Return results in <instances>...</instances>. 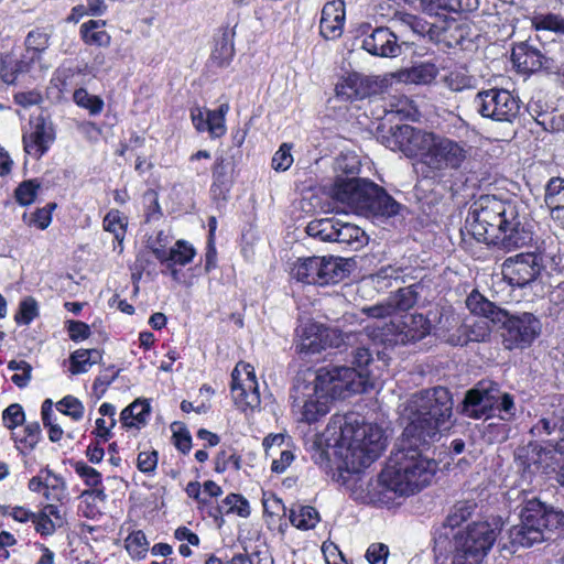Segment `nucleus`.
I'll return each mask as SVG.
<instances>
[{
  "label": "nucleus",
  "instance_id": "64",
  "mask_svg": "<svg viewBox=\"0 0 564 564\" xmlns=\"http://www.w3.org/2000/svg\"><path fill=\"white\" fill-rule=\"evenodd\" d=\"M292 144L282 143L279 150L274 153L271 166L276 172H285L293 164V155L291 153Z\"/></svg>",
  "mask_w": 564,
  "mask_h": 564
},
{
  "label": "nucleus",
  "instance_id": "50",
  "mask_svg": "<svg viewBox=\"0 0 564 564\" xmlns=\"http://www.w3.org/2000/svg\"><path fill=\"white\" fill-rule=\"evenodd\" d=\"M372 361V355L367 347H357L352 354L351 364L354 367L351 369H356L357 377L356 382H364V387L366 388L367 380L369 377L368 366Z\"/></svg>",
  "mask_w": 564,
  "mask_h": 564
},
{
  "label": "nucleus",
  "instance_id": "49",
  "mask_svg": "<svg viewBox=\"0 0 564 564\" xmlns=\"http://www.w3.org/2000/svg\"><path fill=\"white\" fill-rule=\"evenodd\" d=\"M437 73V67L433 63H421L406 70L404 80L416 85L431 84Z\"/></svg>",
  "mask_w": 564,
  "mask_h": 564
},
{
  "label": "nucleus",
  "instance_id": "35",
  "mask_svg": "<svg viewBox=\"0 0 564 564\" xmlns=\"http://www.w3.org/2000/svg\"><path fill=\"white\" fill-rule=\"evenodd\" d=\"M386 116H394L400 120H417L420 111L414 101L405 95L392 96L384 107Z\"/></svg>",
  "mask_w": 564,
  "mask_h": 564
},
{
  "label": "nucleus",
  "instance_id": "24",
  "mask_svg": "<svg viewBox=\"0 0 564 564\" xmlns=\"http://www.w3.org/2000/svg\"><path fill=\"white\" fill-rule=\"evenodd\" d=\"M362 47L373 56L397 57L401 54V45L397 35L389 28L380 26L364 39Z\"/></svg>",
  "mask_w": 564,
  "mask_h": 564
},
{
  "label": "nucleus",
  "instance_id": "32",
  "mask_svg": "<svg viewBox=\"0 0 564 564\" xmlns=\"http://www.w3.org/2000/svg\"><path fill=\"white\" fill-rule=\"evenodd\" d=\"M398 328L400 343L406 345L426 337L431 332V323L423 314H412Z\"/></svg>",
  "mask_w": 564,
  "mask_h": 564
},
{
  "label": "nucleus",
  "instance_id": "4",
  "mask_svg": "<svg viewBox=\"0 0 564 564\" xmlns=\"http://www.w3.org/2000/svg\"><path fill=\"white\" fill-rule=\"evenodd\" d=\"M412 416L403 433L413 442L431 443L442 431L449 430L453 416V395L445 387L421 390L411 400Z\"/></svg>",
  "mask_w": 564,
  "mask_h": 564
},
{
  "label": "nucleus",
  "instance_id": "2",
  "mask_svg": "<svg viewBox=\"0 0 564 564\" xmlns=\"http://www.w3.org/2000/svg\"><path fill=\"white\" fill-rule=\"evenodd\" d=\"M339 430L334 444L325 434H315L307 447L311 459L327 475H335V470L359 473L378 458V452L364 448L362 441L346 421Z\"/></svg>",
  "mask_w": 564,
  "mask_h": 564
},
{
  "label": "nucleus",
  "instance_id": "46",
  "mask_svg": "<svg viewBox=\"0 0 564 564\" xmlns=\"http://www.w3.org/2000/svg\"><path fill=\"white\" fill-rule=\"evenodd\" d=\"M41 188V182L37 178L24 180L14 188L13 197L18 205L28 207L32 205Z\"/></svg>",
  "mask_w": 564,
  "mask_h": 564
},
{
  "label": "nucleus",
  "instance_id": "38",
  "mask_svg": "<svg viewBox=\"0 0 564 564\" xmlns=\"http://www.w3.org/2000/svg\"><path fill=\"white\" fill-rule=\"evenodd\" d=\"M229 110L228 102L220 104L217 109H206V131L212 139H220L226 134V116Z\"/></svg>",
  "mask_w": 564,
  "mask_h": 564
},
{
  "label": "nucleus",
  "instance_id": "48",
  "mask_svg": "<svg viewBox=\"0 0 564 564\" xmlns=\"http://www.w3.org/2000/svg\"><path fill=\"white\" fill-rule=\"evenodd\" d=\"M544 203L550 209V213L564 206V178L563 177H551L544 192Z\"/></svg>",
  "mask_w": 564,
  "mask_h": 564
},
{
  "label": "nucleus",
  "instance_id": "43",
  "mask_svg": "<svg viewBox=\"0 0 564 564\" xmlns=\"http://www.w3.org/2000/svg\"><path fill=\"white\" fill-rule=\"evenodd\" d=\"M57 208V203L50 202L43 207H37L30 215L24 213L22 215V220L29 227H34L40 230H45L52 223L53 213Z\"/></svg>",
  "mask_w": 564,
  "mask_h": 564
},
{
  "label": "nucleus",
  "instance_id": "13",
  "mask_svg": "<svg viewBox=\"0 0 564 564\" xmlns=\"http://www.w3.org/2000/svg\"><path fill=\"white\" fill-rule=\"evenodd\" d=\"M543 268V258L540 253L520 252L505 259L501 273L509 285L522 289L534 282Z\"/></svg>",
  "mask_w": 564,
  "mask_h": 564
},
{
  "label": "nucleus",
  "instance_id": "63",
  "mask_svg": "<svg viewBox=\"0 0 564 564\" xmlns=\"http://www.w3.org/2000/svg\"><path fill=\"white\" fill-rule=\"evenodd\" d=\"M170 245V237L164 230H159L154 237L147 240V248L150 249L154 258L161 263L165 257Z\"/></svg>",
  "mask_w": 564,
  "mask_h": 564
},
{
  "label": "nucleus",
  "instance_id": "57",
  "mask_svg": "<svg viewBox=\"0 0 564 564\" xmlns=\"http://www.w3.org/2000/svg\"><path fill=\"white\" fill-rule=\"evenodd\" d=\"M74 77L75 72L69 67H57L54 70L50 85L57 90L58 98L69 91Z\"/></svg>",
  "mask_w": 564,
  "mask_h": 564
},
{
  "label": "nucleus",
  "instance_id": "21",
  "mask_svg": "<svg viewBox=\"0 0 564 564\" xmlns=\"http://www.w3.org/2000/svg\"><path fill=\"white\" fill-rule=\"evenodd\" d=\"M346 21L344 0L327 1L321 13L319 34L325 40H336L341 36Z\"/></svg>",
  "mask_w": 564,
  "mask_h": 564
},
{
  "label": "nucleus",
  "instance_id": "7",
  "mask_svg": "<svg viewBox=\"0 0 564 564\" xmlns=\"http://www.w3.org/2000/svg\"><path fill=\"white\" fill-rule=\"evenodd\" d=\"M517 205L494 195H482L470 206L467 224L479 242L497 245L509 217L516 216Z\"/></svg>",
  "mask_w": 564,
  "mask_h": 564
},
{
  "label": "nucleus",
  "instance_id": "18",
  "mask_svg": "<svg viewBox=\"0 0 564 564\" xmlns=\"http://www.w3.org/2000/svg\"><path fill=\"white\" fill-rule=\"evenodd\" d=\"M511 62L519 74L529 76L540 70H551V62L531 41L514 43L511 48Z\"/></svg>",
  "mask_w": 564,
  "mask_h": 564
},
{
  "label": "nucleus",
  "instance_id": "55",
  "mask_svg": "<svg viewBox=\"0 0 564 564\" xmlns=\"http://www.w3.org/2000/svg\"><path fill=\"white\" fill-rule=\"evenodd\" d=\"M226 514H237L241 518H248L251 513L250 503L241 494L230 492L224 499Z\"/></svg>",
  "mask_w": 564,
  "mask_h": 564
},
{
  "label": "nucleus",
  "instance_id": "15",
  "mask_svg": "<svg viewBox=\"0 0 564 564\" xmlns=\"http://www.w3.org/2000/svg\"><path fill=\"white\" fill-rule=\"evenodd\" d=\"M44 56L33 48L23 46L19 56L13 53L0 54V80L7 86H15L21 75L31 73L36 66L40 69L47 68L43 65Z\"/></svg>",
  "mask_w": 564,
  "mask_h": 564
},
{
  "label": "nucleus",
  "instance_id": "14",
  "mask_svg": "<svg viewBox=\"0 0 564 564\" xmlns=\"http://www.w3.org/2000/svg\"><path fill=\"white\" fill-rule=\"evenodd\" d=\"M503 322V345L508 349L528 348L541 333V323L534 314L524 312L508 315Z\"/></svg>",
  "mask_w": 564,
  "mask_h": 564
},
{
  "label": "nucleus",
  "instance_id": "29",
  "mask_svg": "<svg viewBox=\"0 0 564 564\" xmlns=\"http://www.w3.org/2000/svg\"><path fill=\"white\" fill-rule=\"evenodd\" d=\"M196 254L197 251L189 241L178 239L175 241L174 246L167 250L165 257L161 261V264L165 265L170 270L172 276L176 279L178 274L176 267H186L192 263Z\"/></svg>",
  "mask_w": 564,
  "mask_h": 564
},
{
  "label": "nucleus",
  "instance_id": "31",
  "mask_svg": "<svg viewBox=\"0 0 564 564\" xmlns=\"http://www.w3.org/2000/svg\"><path fill=\"white\" fill-rule=\"evenodd\" d=\"M318 272L317 285L336 284L348 276V262L340 257H319Z\"/></svg>",
  "mask_w": 564,
  "mask_h": 564
},
{
  "label": "nucleus",
  "instance_id": "39",
  "mask_svg": "<svg viewBox=\"0 0 564 564\" xmlns=\"http://www.w3.org/2000/svg\"><path fill=\"white\" fill-rule=\"evenodd\" d=\"M290 522L299 530L314 529L321 520L318 511L312 506H299L290 510Z\"/></svg>",
  "mask_w": 564,
  "mask_h": 564
},
{
  "label": "nucleus",
  "instance_id": "6",
  "mask_svg": "<svg viewBox=\"0 0 564 564\" xmlns=\"http://www.w3.org/2000/svg\"><path fill=\"white\" fill-rule=\"evenodd\" d=\"M564 530V512L554 510L538 499L529 500L521 512V524L509 531L512 546L530 547L550 540V533Z\"/></svg>",
  "mask_w": 564,
  "mask_h": 564
},
{
  "label": "nucleus",
  "instance_id": "25",
  "mask_svg": "<svg viewBox=\"0 0 564 564\" xmlns=\"http://www.w3.org/2000/svg\"><path fill=\"white\" fill-rule=\"evenodd\" d=\"M234 167L224 155L216 156L212 166L210 195L214 200H227L234 185Z\"/></svg>",
  "mask_w": 564,
  "mask_h": 564
},
{
  "label": "nucleus",
  "instance_id": "19",
  "mask_svg": "<svg viewBox=\"0 0 564 564\" xmlns=\"http://www.w3.org/2000/svg\"><path fill=\"white\" fill-rule=\"evenodd\" d=\"M376 80L352 72L341 76L335 85V96L340 101L354 102L378 94Z\"/></svg>",
  "mask_w": 564,
  "mask_h": 564
},
{
  "label": "nucleus",
  "instance_id": "1",
  "mask_svg": "<svg viewBox=\"0 0 564 564\" xmlns=\"http://www.w3.org/2000/svg\"><path fill=\"white\" fill-rule=\"evenodd\" d=\"M404 435L391 453L386 467L367 485V497L378 507L391 508L397 499L414 495L427 487L437 469V463L423 455L429 442Z\"/></svg>",
  "mask_w": 564,
  "mask_h": 564
},
{
  "label": "nucleus",
  "instance_id": "33",
  "mask_svg": "<svg viewBox=\"0 0 564 564\" xmlns=\"http://www.w3.org/2000/svg\"><path fill=\"white\" fill-rule=\"evenodd\" d=\"M106 20H88L79 28L82 41L89 46L108 47L111 43V35L104 30Z\"/></svg>",
  "mask_w": 564,
  "mask_h": 564
},
{
  "label": "nucleus",
  "instance_id": "41",
  "mask_svg": "<svg viewBox=\"0 0 564 564\" xmlns=\"http://www.w3.org/2000/svg\"><path fill=\"white\" fill-rule=\"evenodd\" d=\"M365 237L366 234L360 227L354 224L343 223L341 220L338 221L335 242L358 249L364 245Z\"/></svg>",
  "mask_w": 564,
  "mask_h": 564
},
{
  "label": "nucleus",
  "instance_id": "61",
  "mask_svg": "<svg viewBox=\"0 0 564 564\" xmlns=\"http://www.w3.org/2000/svg\"><path fill=\"white\" fill-rule=\"evenodd\" d=\"M118 375L119 370H117L115 366H108L100 371L93 383V391L97 399L105 395L109 386L117 379Z\"/></svg>",
  "mask_w": 564,
  "mask_h": 564
},
{
  "label": "nucleus",
  "instance_id": "37",
  "mask_svg": "<svg viewBox=\"0 0 564 564\" xmlns=\"http://www.w3.org/2000/svg\"><path fill=\"white\" fill-rule=\"evenodd\" d=\"M319 257L313 256L300 258L292 268V275L302 283L317 285Z\"/></svg>",
  "mask_w": 564,
  "mask_h": 564
},
{
  "label": "nucleus",
  "instance_id": "5",
  "mask_svg": "<svg viewBox=\"0 0 564 564\" xmlns=\"http://www.w3.org/2000/svg\"><path fill=\"white\" fill-rule=\"evenodd\" d=\"M330 195L339 203L375 216L392 217L401 208V204L383 187L366 178L338 176L330 187Z\"/></svg>",
  "mask_w": 564,
  "mask_h": 564
},
{
  "label": "nucleus",
  "instance_id": "27",
  "mask_svg": "<svg viewBox=\"0 0 564 564\" xmlns=\"http://www.w3.org/2000/svg\"><path fill=\"white\" fill-rule=\"evenodd\" d=\"M10 438L19 456L29 457L42 441V429L37 421L25 423L21 430L11 432Z\"/></svg>",
  "mask_w": 564,
  "mask_h": 564
},
{
  "label": "nucleus",
  "instance_id": "54",
  "mask_svg": "<svg viewBox=\"0 0 564 564\" xmlns=\"http://www.w3.org/2000/svg\"><path fill=\"white\" fill-rule=\"evenodd\" d=\"M39 304L32 296L24 297L19 303V308L14 314V322L20 326L30 325L39 316Z\"/></svg>",
  "mask_w": 564,
  "mask_h": 564
},
{
  "label": "nucleus",
  "instance_id": "22",
  "mask_svg": "<svg viewBox=\"0 0 564 564\" xmlns=\"http://www.w3.org/2000/svg\"><path fill=\"white\" fill-rule=\"evenodd\" d=\"M329 329L315 322L306 323L299 332L296 352L300 355H313L332 347L328 341Z\"/></svg>",
  "mask_w": 564,
  "mask_h": 564
},
{
  "label": "nucleus",
  "instance_id": "45",
  "mask_svg": "<svg viewBox=\"0 0 564 564\" xmlns=\"http://www.w3.org/2000/svg\"><path fill=\"white\" fill-rule=\"evenodd\" d=\"M466 306L470 311L471 314L484 316V317H494L498 311H500L496 304L486 299L479 291L473 290L467 299Z\"/></svg>",
  "mask_w": 564,
  "mask_h": 564
},
{
  "label": "nucleus",
  "instance_id": "16",
  "mask_svg": "<svg viewBox=\"0 0 564 564\" xmlns=\"http://www.w3.org/2000/svg\"><path fill=\"white\" fill-rule=\"evenodd\" d=\"M291 399L293 400V411H299L301 414L300 421L307 424L316 423L325 416L329 412L333 402L325 394H317L313 390L304 389L301 384L293 388Z\"/></svg>",
  "mask_w": 564,
  "mask_h": 564
},
{
  "label": "nucleus",
  "instance_id": "52",
  "mask_svg": "<svg viewBox=\"0 0 564 564\" xmlns=\"http://www.w3.org/2000/svg\"><path fill=\"white\" fill-rule=\"evenodd\" d=\"M532 26L536 31H551L564 34V18L555 13L536 14L531 20Z\"/></svg>",
  "mask_w": 564,
  "mask_h": 564
},
{
  "label": "nucleus",
  "instance_id": "10",
  "mask_svg": "<svg viewBox=\"0 0 564 564\" xmlns=\"http://www.w3.org/2000/svg\"><path fill=\"white\" fill-rule=\"evenodd\" d=\"M475 107L482 118L512 123L520 115L521 100L503 88H490L477 93Z\"/></svg>",
  "mask_w": 564,
  "mask_h": 564
},
{
  "label": "nucleus",
  "instance_id": "8",
  "mask_svg": "<svg viewBox=\"0 0 564 564\" xmlns=\"http://www.w3.org/2000/svg\"><path fill=\"white\" fill-rule=\"evenodd\" d=\"M467 153L462 143L435 133L424 161H421V167H416V173L424 180L440 181L446 170H459Z\"/></svg>",
  "mask_w": 564,
  "mask_h": 564
},
{
  "label": "nucleus",
  "instance_id": "36",
  "mask_svg": "<svg viewBox=\"0 0 564 564\" xmlns=\"http://www.w3.org/2000/svg\"><path fill=\"white\" fill-rule=\"evenodd\" d=\"M128 225V217L116 208L110 209L102 219V229L113 236V242L118 243L120 250L127 235Z\"/></svg>",
  "mask_w": 564,
  "mask_h": 564
},
{
  "label": "nucleus",
  "instance_id": "47",
  "mask_svg": "<svg viewBox=\"0 0 564 564\" xmlns=\"http://www.w3.org/2000/svg\"><path fill=\"white\" fill-rule=\"evenodd\" d=\"M443 82L451 90L463 91L473 87L474 77L469 75L466 66L459 65L449 69Z\"/></svg>",
  "mask_w": 564,
  "mask_h": 564
},
{
  "label": "nucleus",
  "instance_id": "51",
  "mask_svg": "<svg viewBox=\"0 0 564 564\" xmlns=\"http://www.w3.org/2000/svg\"><path fill=\"white\" fill-rule=\"evenodd\" d=\"M74 102L84 109H87L90 115H99L105 106L104 100L97 95H90L86 88H77L73 94Z\"/></svg>",
  "mask_w": 564,
  "mask_h": 564
},
{
  "label": "nucleus",
  "instance_id": "56",
  "mask_svg": "<svg viewBox=\"0 0 564 564\" xmlns=\"http://www.w3.org/2000/svg\"><path fill=\"white\" fill-rule=\"evenodd\" d=\"M51 35L44 28H35L31 30L23 41V46L31 47L44 56L50 47Z\"/></svg>",
  "mask_w": 564,
  "mask_h": 564
},
{
  "label": "nucleus",
  "instance_id": "12",
  "mask_svg": "<svg viewBox=\"0 0 564 564\" xmlns=\"http://www.w3.org/2000/svg\"><path fill=\"white\" fill-rule=\"evenodd\" d=\"M230 394L235 406L241 411H253L261 404L254 367L239 361L231 371Z\"/></svg>",
  "mask_w": 564,
  "mask_h": 564
},
{
  "label": "nucleus",
  "instance_id": "9",
  "mask_svg": "<svg viewBox=\"0 0 564 564\" xmlns=\"http://www.w3.org/2000/svg\"><path fill=\"white\" fill-rule=\"evenodd\" d=\"M356 369L349 367H322L317 370L314 382L300 384L317 394H325L334 401L337 398L366 392L367 388L364 387V382H356Z\"/></svg>",
  "mask_w": 564,
  "mask_h": 564
},
{
  "label": "nucleus",
  "instance_id": "26",
  "mask_svg": "<svg viewBox=\"0 0 564 564\" xmlns=\"http://www.w3.org/2000/svg\"><path fill=\"white\" fill-rule=\"evenodd\" d=\"M533 240V231L531 228L521 221L518 207L516 208V216L509 217L506 224V229L501 231L498 242L508 251L529 246Z\"/></svg>",
  "mask_w": 564,
  "mask_h": 564
},
{
  "label": "nucleus",
  "instance_id": "20",
  "mask_svg": "<svg viewBox=\"0 0 564 564\" xmlns=\"http://www.w3.org/2000/svg\"><path fill=\"white\" fill-rule=\"evenodd\" d=\"M28 488L35 494H42L50 502H59L67 496V485L64 477L48 466L42 467L37 475L29 479Z\"/></svg>",
  "mask_w": 564,
  "mask_h": 564
},
{
  "label": "nucleus",
  "instance_id": "23",
  "mask_svg": "<svg viewBox=\"0 0 564 564\" xmlns=\"http://www.w3.org/2000/svg\"><path fill=\"white\" fill-rule=\"evenodd\" d=\"M496 393H498L496 389H470L464 399V411L473 419L492 416V411L498 403Z\"/></svg>",
  "mask_w": 564,
  "mask_h": 564
},
{
  "label": "nucleus",
  "instance_id": "42",
  "mask_svg": "<svg viewBox=\"0 0 564 564\" xmlns=\"http://www.w3.org/2000/svg\"><path fill=\"white\" fill-rule=\"evenodd\" d=\"M338 221L339 219L334 217L315 219L307 225L306 232L322 241L335 242Z\"/></svg>",
  "mask_w": 564,
  "mask_h": 564
},
{
  "label": "nucleus",
  "instance_id": "11",
  "mask_svg": "<svg viewBox=\"0 0 564 564\" xmlns=\"http://www.w3.org/2000/svg\"><path fill=\"white\" fill-rule=\"evenodd\" d=\"M435 132L422 130L410 124H397L391 127L387 137L388 145L401 151L409 159H416V167H421Z\"/></svg>",
  "mask_w": 564,
  "mask_h": 564
},
{
  "label": "nucleus",
  "instance_id": "59",
  "mask_svg": "<svg viewBox=\"0 0 564 564\" xmlns=\"http://www.w3.org/2000/svg\"><path fill=\"white\" fill-rule=\"evenodd\" d=\"M72 467L88 488L98 487L101 485L102 475L96 468L86 464L84 460L72 463Z\"/></svg>",
  "mask_w": 564,
  "mask_h": 564
},
{
  "label": "nucleus",
  "instance_id": "30",
  "mask_svg": "<svg viewBox=\"0 0 564 564\" xmlns=\"http://www.w3.org/2000/svg\"><path fill=\"white\" fill-rule=\"evenodd\" d=\"M151 415V404L148 399L138 398L120 412L119 421L126 430H141Z\"/></svg>",
  "mask_w": 564,
  "mask_h": 564
},
{
  "label": "nucleus",
  "instance_id": "62",
  "mask_svg": "<svg viewBox=\"0 0 564 564\" xmlns=\"http://www.w3.org/2000/svg\"><path fill=\"white\" fill-rule=\"evenodd\" d=\"M3 425L11 432L25 424V413L21 404L12 403L2 411Z\"/></svg>",
  "mask_w": 564,
  "mask_h": 564
},
{
  "label": "nucleus",
  "instance_id": "34",
  "mask_svg": "<svg viewBox=\"0 0 564 564\" xmlns=\"http://www.w3.org/2000/svg\"><path fill=\"white\" fill-rule=\"evenodd\" d=\"M235 56L234 33L226 29L220 39L216 41L210 53V62L218 68H225L230 65Z\"/></svg>",
  "mask_w": 564,
  "mask_h": 564
},
{
  "label": "nucleus",
  "instance_id": "28",
  "mask_svg": "<svg viewBox=\"0 0 564 564\" xmlns=\"http://www.w3.org/2000/svg\"><path fill=\"white\" fill-rule=\"evenodd\" d=\"M544 455L545 448L538 442L531 441L516 449L514 463L522 475H533L540 470Z\"/></svg>",
  "mask_w": 564,
  "mask_h": 564
},
{
  "label": "nucleus",
  "instance_id": "44",
  "mask_svg": "<svg viewBox=\"0 0 564 564\" xmlns=\"http://www.w3.org/2000/svg\"><path fill=\"white\" fill-rule=\"evenodd\" d=\"M149 541L142 530H133L124 539V549L133 561H141L149 552Z\"/></svg>",
  "mask_w": 564,
  "mask_h": 564
},
{
  "label": "nucleus",
  "instance_id": "3",
  "mask_svg": "<svg viewBox=\"0 0 564 564\" xmlns=\"http://www.w3.org/2000/svg\"><path fill=\"white\" fill-rule=\"evenodd\" d=\"M497 540L495 529L487 521L473 522L457 530L434 533V564H480Z\"/></svg>",
  "mask_w": 564,
  "mask_h": 564
},
{
  "label": "nucleus",
  "instance_id": "58",
  "mask_svg": "<svg viewBox=\"0 0 564 564\" xmlns=\"http://www.w3.org/2000/svg\"><path fill=\"white\" fill-rule=\"evenodd\" d=\"M56 409L73 421H79L84 417L85 406L79 399L68 394L56 403Z\"/></svg>",
  "mask_w": 564,
  "mask_h": 564
},
{
  "label": "nucleus",
  "instance_id": "17",
  "mask_svg": "<svg viewBox=\"0 0 564 564\" xmlns=\"http://www.w3.org/2000/svg\"><path fill=\"white\" fill-rule=\"evenodd\" d=\"M55 129L43 116L30 120V131L23 132L22 144L24 152L35 160L43 158L54 143Z\"/></svg>",
  "mask_w": 564,
  "mask_h": 564
},
{
  "label": "nucleus",
  "instance_id": "53",
  "mask_svg": "<svg viewBox=\"0 0 564 564\" xmlns=\"http://www.w3.org/2000/svg\"><path fill=\"white\" fill-rule=\"evenodd\" d=\"M142 198L144 223L149 224L160 220L163 212L159 202V193L153 188H149L144 192Z\"/></svg>",
  "mask_w": 564,
  "mask_h": 564
},
{
  "label": "nucleus",
  "instance_id": "40",
  "mask_svg": "<svg viewBox=\"0 0 564 564\" xmlns=\"http://www.w3.org/2000/svg\"><path fill=\"white\" fill-rule=\"evenodd\" d=\"M214 470L224 474L231 469L239 471L242 468V456L234 447L220 448L214 456Z\"/></svg>",
  "mask_w": 564,
  "mask_h": 564
},
{
  "label": "nucleus",
  "instance_id": "60",
  "mask_svg": "<svg viewBox=\"0 0 564 564\" xmlns=\"http://www.w3.org/2000/svg\"><path fill=\"white\" fill-rule=\"evenodd\" d=\"M8 369L12 371H21L11 377V381L20 389L25 388L32 378V366L26 360H10Z\"/></svg>",
  "mask_w": 564,
  "mask_h": 564
}]
</instances>
